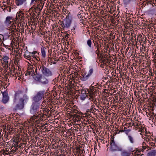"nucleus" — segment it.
I'll return each mask as SVG.
<instances>
[{"mask_svg":"<svg viewBox=\"0 0 156 156\" xmlns=\"http://www.w3.org/2000/svg\"><path fill=\"white\" fill-rule=\"evenodd\" d=\"M27 96L23 94L21 91L16 92L14 95V100L15 102L19 100L18 103L16 104L14 108V110L17 111L21 110L24 107V103L28 100Z\"/></svg>","mask_w":156,"mask_h":156,"instance_id":"nucleus-1","label":"nucleus"},{"mask_svg":"<svg viewBox=\"0 0 156 156\" xmlns=\"http://www.w3.org/2000/svg\"><path fill=\"white\" fill-rule=\"evenodd\" d=\"M73 20L72 15L70 12H69L66 18L63 20L60 21L62 29L65 30L69 29L70 27Z\"/></svg>","mask_w":156,"mask_h":156,"instance_id":"nucleus-2","label":"nucleus"},{"mask_svg":"<svg viewBox=\"0 0 156 156\" xmlns=\"http://www.w3.org/2000/svg\"><path fill=\"white\" fill-rule=\"evenodd\" d=\"M110 145L111 156H116V154L115 152L117 151V144L115 141L114 137L112 136H111Z\"/></svg>","mask_w":156,"mask_h":156,"instance_id":"nucleus-3","label":"nucleus"},{"mask_svg":"<svg viewBox=\"0 0 156 156\" xmlns=\"http://www.w3.org/2000/svg\"><path fill=\"white\" fill-rule=\"evenodd\" d=\"M98 91L97 89L94 87H90L88 90V92L90 97L89 99L91 101H94V102L95 104L96 101V98L95 97L97 94Z\"/></svg>","mask_w":156,"mask_h":156,"instance_id":"nucleus-4","label":"nucleus"},{"mask_svg":"<svg viewBox=\"0 0 156 156\" xmlns=\"http://www.w3.org/2000/svg\"><path fill=\"white\" fill-rule=\"evenodd\" d=\"M93 72V69H90L88 71H83L81 73L79 77L82 81L87 80L91 76Z\"/></svg>","mask_w":156,"mask_h":156,"instance_id":"nucleus-5","label":"nucleus"},{"mask_svg":"<svg viewBox=\"0 0 156 156\" xmlns=\"http://www.w3.org/2000/svg\"><path fill=\"white\" fill-rule=\"evenodd\" d=\"M45 91L44 90L40 91L33 97V100L34 102L39 103V101L44 98Z\"/></svg>","mask_w":156,"mask_h":156,"instance_id":"nucleus-6","label":"nucleus"},{"mask_svg":"<svg viewBox=\"0 0 156 156\" xmlns=\"http://www.w3.org/2000/svg\"><path fill=\"white\" fill-rule=\"evenodd\" d=\"M39 69L44 76L47 77L52 76V73L51 71L48 68L44 66L43 64L40 65Z\"/></svg>","mask_w":156,"mask_h":156,"instance_id":"nucleus-7","label":"nucleus"},{"mask_svg":"<svg viewBox=\"0 0 156 156\" xmlns=\"http://www.w3.org/2000/svg\"><path fill=\"white\" fill-rule=\"evenodd\" d=\"M40 103L34 102L31 105L30 109V112L31 113L34 114V116L37 114L39 111Z\"/></svg>","mask_w":156,"mask_h":156,"instance_id":"nucleus-8","label":"nucleus"},{"mask_svg":"<svg viewBox=\"0 0 156 156\" xmlns=\"http://www.w3.org/2000/svg\"><path fill=\"white\" fill-rule=\"evenodd\" d=\"M36 72L37 69L35 68L34 67L33 65L28 66L27 70V73H25V75L26 76H33L34 74L35 73H36Z\"/></svg>","mask_w":156,"mask_h":156,"instance_id":"nucleus-9","label":"nucleus"},{"mask_svg":"<svg viewBox=\"0 0 156 156\" xmlns=\"http://www.w3.org/2000/svg\"><path fill=\"white\" fill-rule=\"evenodd\" d=\"M24 14L22 11H20L18 12L16 14V18L14 19V22L16 24L19 25L20 21L24 20Z\"/></svg>","mask_w":156,"mask_h":156,"instance_id":"nucleus-10","label":"nucleus"},{"mask_svg":"<svg viewBox=\"0 0 156 156\" xmlns=\"http://www.w3.org/2000/svg\"><path fill=\"white\" fill-rule=\"evenodd\" d=\"M2 92L3 95L2 101L3 103L6 104L9 100V97L8 95V93L6 91Z\"/></svg>","mask_w":156,"mask_h":156,"instance_id":"nucleus-11","label":"nucleus"},{"mask_svg":"<svg viewBox=\"0 0 156 156\" xmlns=\"http://www.w3.org/2000/svg\"><path fill=\"white\" fill-rule=\"evenodd\" d=\"M108 57L106 59H104V60L106 61H105L106 62H108L109 61L112 62H114V64L116 63V54L115 53V55H113V57H111L110 55L108 54Z\"/></svg>","mask_w":156,"mask_h":156,"instance_id":"nucleus-12","label":"nucleus"},{"mask_svg":"<svg viewBox=\"0 0 156 156\" xmlns=\"http://www.w3.org/2000/svg\"><path fill=\"white\" fill-rule=\"evenodd\" d=\"M14 20L12 16H8L6 17L4 21V23L7 26H9L12 22H14Z\"/></svg>","mask_w":156,"mask_h":156,"instance_id":"nucleus-13","label":"nucleus"},{"mask_svg":"<svg viewBox=\"0 0 156 156\" xmlns=\"http://www.w3.org/2000/svg\"><path fill=\"white\" fill-rule=\"evenodd\" d=\"M44 2L43 0H37L36 4V7L39 9L40 10H41L42 9L44 4Z\"/></svg>","mask_w":156,"mask_h":156,"instance_id":"nucleus-14","label":"nucleus"},{"mask_svg":"<svg viewBox=\"0 0 156 156\" xmlns=\"http://www.w3.org/2000/svg\"><path fill=\"white\" fill-rule=\"evenodd\" d=\"M79 94H80V98L81 100H84L87 96V94L86 93V91L85 90H82L80 91Z\"/></svg>","mask_w":156,"mask_h":156,"instance_id":"nucleus-15","label":"nucleus"},{"mask_svg":"<svg viewBox=\"0 0 156 156\" xmlns=\"http://www.w3.org/2000/svg\"><path fill=\"white\" fill-rule=\"evenodd\" d=\"M39 55V54L36 51H34L32 52H31V61L32 57L37 61H39L40 58L38 56Z\"/></svg>","mask_w":156,"mask_h":156,"instance_id":"nucleus-16","label":"nucleus"},{"mask_svg":"<svg viewBox=\"0 0 156 156\" xmlns=\"http://www.w3.org/2000/svg\"><path fill=\"white\" fill-rule=\"evenodd\" d=\"M116 63L113 64V65L112 68H113V71L112 72V75L114 76V78L112 79V81L113 82H115V80H116V70L117 69V67L116 68Z\"/></svg>","mask_w":156,"mask_h":156,"instance_id":"nucleus-17","label":"nucleus"},{"mask_svg":"<svg viewBox=\"0 0 156 156\" xmlns=\"http://www.w3.org/2000/svg\"><path fill=\"white\" fill-rule=\"evenodd\" d=\"M118 95H119V107H121L123 104V103L124 102V97H122V92H121L120 93L119 92H118Z\"/></svg>","mask_w":156,"mask_h":156,"instance_id":"nucleus-18","label":"nucleus"},{"mask_svg":"<svg viewBox=\"0 0 156 156\" xmlns=\"http://www.w3.org/2000/svg\"><path fill=\"white\" fill-rule=\"evenodd\" d=\"M14 23H15V22H14L12 23L11 24V25L9 26V30L10 31H11L12 32H14V33L16 31V26L15 24Z\"/></svg>","mask_w":156,"mask_h":156,"instance_id":"nucleus-19","label":"nucleus"},{"mask_svg":"<svg viewBox=\"0 0 156 156\" xmlns=\"http://www.w3.org/2000/svg\"><path fill=\"white\" fill-rule=\"evenodd\" d=\"M24 57L29 60L31 62V52H29L27 50H26L24 55Z\"/></svg>","mask_w":156,"mask_h":156,"instance_id":"nucleus-20","label":"nucleus"},{"mask_svg":"<svg viewBox=\"0 0 156 156\" xmlns=\"http://www.w3.org/2000/svg\"><path fill=\"white\" fill-rule=\"evenodd\" d=\"M32 76L34 80L37 81H40L42 78L41 75L37 74V73L36 74L35 73Z\"/></svg>","mask_w":156,"mask_h":156,"instance_id":"nucleus-21","label":"nucleus"},{"mask_svg":"<svg viewBox=\"0 0 156 156\" xmlns=\"http://www.w3.org/2000/svg\"><path fill=\"white\" fill-rule=\"evenodd\" d=\"M41 56L43 58L46 56V52L48 50V48L45 47H42L41 48Z\"/></svg>","mask_w":156,"mask_h":156,"instance_id":"nucleus-22","label":"nucleus"},{"mask_svg":"<svg viewBox=\"0 0 156 156\" xmlns=\"http://www.w3.org/2000/svg\"><path fill=\"white\" fill-rule=\"evenodd\" d=\"M10 66L9 68V70L10 71V74L12 75V73H15L16 72V69L15 68V66L14 64H12L11 65H9Z\"/></svg>","mask_w":156,"mask_h":156,"instance_id":"nucleus-23","label":"nucleus"},{"mask_svg":"<svg viewBox=\"0 0 156 156\" xmlns=\"http://www.w3.org/2000/svg\"><path fill=\"white\" fill-rule=\"evenodd\" d=\"M27 0H16V3L17 6H20L25 3Z\"/></svg>","mask_w":156,"mask_h":156,"instance_id":"nucleus-24","label":"nucleus"},{"mask_svg":"<svg viewBox=\"0 0 156 156\" xmlns=\"http://www.w3.org/2000/svg\"><path fill=\"white\" fill-rule=\"evenodd\" d=\"M39 9V8L36 7V5H34L33 7H31L30 9V11H32V12L33 13H34L35 14H36L37 12L38 9Z\"/></svg>","mask_w":156,"mask_h":156,"instance_id":"nucleus-25","label":"nucleus"},{"mask_svg":"<svg viewBox=\"0 0 156 156\" xmlns=\"http://www.w3.org/2000/svg\"><path fill=\"white\" fill-rule=\"evenodd\" d=\"M14 143H13V144H12V147L13 148L14 147V149H17V147H21L20 146V145L19 146V145L18 144H19V142L18 141V140L17 139L16 140H15V141H14Z\"/></svg>","mask_w":156,"mask_h":156,"instance_id":"nucleus-26","label":"nucleus"},{"mask_svg":"<svg viewBox=\"0 0 156 156\" xmlns=\"http://www.w3.org/2000/svg\"><path fill=\"white\" fill-rule=\"evenodd\" d=\"M72 117H73V119L74 118L75 120L76 121H80L81 119V118L80 116L76 114H73V115H72Z\"/></svg>","mask_w":156,"mask_h":156,"instance_id":"nucleus-27","label":"nucleus"},{"mask_svg":"<svg viewBox=\"0 0 156 156\" xmlns=\"http://www.w3.org/2000/svg\"><path fill=\"white\" fill-rule=\"evenodd\" d=\"M156 155V150H152L147 153L148 156H154Z\"/></svg>","mask_w":156,"mask_h":156,"instance_id":"nucleus-28","label":"nucleus"},{"mask_svg":"<svg viewBox=\"0 0 156 156\" xmlns=\"http://www.w3.org/2000/svg\"><path fill=\"white\" fill-rule=\"evenodd\" d=\"M2 59H3V61L5 62V65L6 66L8 64V60L9 59V58L8 56H4Z\"/></svg>","mask_w":156,"mask_h":156,"instance_id":"nucleus-29","label":"nucleus"},{"mask_svg":"<svg viewBox=\"0 0 156 156\" xmlns=\"http://www.w3.org/2000/svg\"><path fill=\"white\" fill-rule=\"evenodd\" d=\"M41 82L43 84H48V80L45 78H42Z\"/></svg>","mask_w":156,"mask_h":156,"instance_id":"nucleus-30","label":"nucleus"},{"mask_svg":"<svg viewBox=\"0 0 156 156\" xmlns=\"http://www.w3.org/2000/svg\"><path fill=\"white\" fill-rule=\"evenodd\" d=\"M117 18H112V23L113 24H114L113 26H115L116 27L117 25V24L116 23H117Z\"/></svg>","mask_w":156,"mask_h":156,"instance_id":"nucleus-31","label":"nucleus"},{"mask_svg":"<svg viewBox=\"0 0 156 156\" xmlns=\"http://www.w3.org/2000/svg\"><path fill=\"white\" fill-rule=\"evenodd\" d=\"M93 111H94L92 108H91V109H88V110L87 111L86 114L89 115H91V113L93 114Z\"/></svg>","mask_w":156,"mask_h":156,"instance_id":"nucleus-32","label":"nucleus"},{"mask_svg":"<svg viewBox=\"0 0 156 156\" xmlns=\"http://www.w3.org/2000/svg\"><path fill=\"white\" fill-rule=\"evenodd\" d=\"M35 16L36 14L34 13L31 12L30 13V19L32 20L34 17H35Z\"/></svg>","mask_w":156,"mask_h":156,"instance_id":"nucleus-33","label":"nucleus"},{"mask_svg":"<svg viewBox=\"0 0 156 156\" xmlns=\"http://www.w3.org/2000/svg\"><path fill=\"white\" fill-rule=\"evenodd\" d=\"M119 131V132L118 133V134L120 132H124V131L126 132V133L127 135H128V133L129 132V130L128 129L127 130H119L118 129V131Z\"/></svg>","mask_w":156,"mask_h":156,"instance_id":"nucleus-34","label":"nucleus"},{"mask_svg":"<svg viewBox=\"0 0 156 156\" xmlns=\"http://www.w3.org/2000/svg\"><path fill=\"white\" fill-rule=\"evenodd\" d=\"M87 44L89 48L91 47L92 42L90 39H89L87 41Z\"/></svg>","mask_w":156,"mask_h":156,"instance_id":"nucleus-35","label":"nucleus"},{"mask_svg":"<svg viewBox=\"0 0 156 156\" xmlns=\"http://www.w3.org/2000/svg\"><path fill=\"white\" fill-rule=\"evenodd\" d=\"M128 137L130 142L132 143H134V140L133 137L131 136H128Z\"/></svg>","mask_w":156,"mask_h":156,"instance_id":"nucleus-36","label":"nucleus"},{"mask_svg":"<svg viewBox=\"0 0 156 156\" xmlns=\"http://www.w3.org/2000/svg\"><path fill=\"white\" fill-rule=\"evenodd\" d=\"M37 2V0H31L30 2V5H33L34 4V5H36L35 3Z\"/></svg>","mask_w":156,"mask_h":156,"instance_id":"nucleus-37","label":"nucleus"},{"mask_svg":"<svg viewBox=\"0 0 156 156\" xmlns=\"http://www.w3.org/2000/svg\"><path fill=\"white\" fill-rule=\"evenodd\" d=\"M122 70H119V73H120V75L121 76L122 78V77H124L123 78H124V77H126V74H124V73H122L121 72Z\"/></svg>","mask_w":156,"mask_h":156,"instance_id":"nucleus-38","label":"nucleus"},{"mask_svg":"<svg viewBox=\"0 0 156 156\" xmlns=\"http://www.w3.org/2000/svg\"><path fill=\"white\" fill-rule=\"evenodd\" d=\"M111 45H112V48H113V49H114V48H115V49H117V46H116V43L115 42H114V43H113L112 44H111Z\"/></svg>","mask_w":156,"mask_h":156,"instance_id":"nucleus-39","label":"nucleus"},{"mask_svg":"<svg viewBox=\"0 0 156 156\" xmlns=\"http://www.w3.org/2000/svg\"><path fill=\"white\" fill-rule=\"evenodd\" d=\"M116 92H113V94H114V95H116V94H114ZM115 98V100L114 101V103L115 104V103H116V102H117V101H116V100H117V96H116V95H115V96H114V98Z\"/></svg>","mask_w":156,"mask_h":156,"instance_id":"nucleus-40","label":"nucleus"},{"mask_svg":"<svg viewBox=\"0 0 156 156\" xmlns=\"http://www.w3.org/2000/svg\"><path fill=\"white\" fill-rule=\"evenodd\" d=\"M83 17H82V18L80 19V22L81 23H82L83 24V25H84L85 24L84 23V19H83Z\"/></svg>","mask_w":156,"mask_h":156,"instance_id":"nucleus-41","label":"nucleus"},{"mask_svg":"<svg viewBox=\"0 0 156 156\" xmlns=\"http://www.w3.org/2000/svg\"><path fill=\"white\" fill-rule=\"evenodd\" d=\"M15 77H16V76H19L20 73H18L16 71L15 72Z\"/></svg>","mask_w":156,"mask_h":156,"instance_id":"nucleus-42","label":"nucleus"},{"mask_svg":"<svg viewBox=\"0 0 156 156\" xmlns=\"http://www.w3.org/2000/svg\"><path fill=\"white\" fill-rule=\"evenodd\" d=\"M144 151L143 150V148H141L139 149V150H138L136 152H138L137 153H139L141 151Z\"/></svg>","mask_w":156,"mask_h":156,"instance_id":"nucleus-43","label":"nucleus"},{"mask_svg":"<svg viewBox=\"0 0 156 156\" xmlns=\"http://www.w3.org/2000/svg\"><path fill=\"white\" fill-rule=\"evenodd\" d=\"M99 52H100L99 51H98V50H96L95 51V53L97 54V55L98 56H99Z\"/></svg>","mask_w":156,"mask_h":156,"instance_id":"nucleus-44","label":"nucleus"},{"mask_svg":"<svg viewBox=\"0 0 156 156\" xmlns=\"http://www.w3.org/2000/svg\"><path fill=\"white\" fill-rule=\"evenodd\" d=\"M108 54H105L104 55V59H106V58H107V57H108Z\"/></svg>","mask_w":156,"mask_h":156,"instance_id":"nucleus-45","label":"nucleus"},{"mask_svg":"<svg viewBox=\"0 0 156 156\" xmlns=\"http://www.w3.org/2000/svg\"><path fill=\"white\" fill-rule=\"evenodd\" d=\"M136 123V122H133L132 123H130V124H129V126H134L135 124Z\"/></svg>","mask_w":156,"mask_h":156,"instance_id":"nucleus-46","label":"nucleus"},{"mask_svg":"<svg viewBox=\"0 0 156 156\" xmlns=\"http://www.w3.org/2000/svg\"><path fill=\"white\" fill-rule=\"evenodd\" d=\"M77 27L76 25H75L71 29L72 30H74L75 29V28Z\"/></svg>","mask_w":156,"mask_h":156,"instance_id":"nucleus-47","label":"nucleus"},{"mask_svg":"<svg viewBox=\"0 0 156 156\" xmlns=\"http://www.w3.org/2000/svg\"><path fill=\"white\" fill-rule=\"evenodd\" d=\"M117 16V14H114L113 16H112V18H117L116 17Z\"/></svg>","mask_w":156,"mask_h":156,"instance_id":"nucleus-48","label":"nucleus"},{"mask_svg":"<svg viewBox=\"0 0 156 156\" xmlns=\"http://www.w3.org/2000/svg\"><path fill=\"white\" fill-rule=\"evenodd\" d=\"M69 34H66V35L65 36V38L66 39H67L69 37Z\"/></svg>","mask_w":156,"mask_h":156,"instance_id":"nucleus-49","label":"nucleus"},{"mask_svg":"<svg viewBox=\"0 0 156 156\" xmlns=\"http://www.w3.org/2000/svg\"><path fill=\"white\" fill-rule=\"evenodd\" d=\"M78 16L79 17V18H81L82 17V15H81V14H79V13L78 14Z\"/></svg>","mask_w":156,"mask_h":156,"instance_id":"nucleus-50","label":"nucleus"},{"mask_svg":"<svg viewBox=\"0 0 156 156\" xmlns=\"http://www.w3.org/2000/svg\"><path fill=\"white\" fill-rule=\"evenodd\" d=\"M74 75H75L76 77H78V76H79V75H80L78 74L77 73H75Z\"/></svg>","mask_w":156,"mask_h":156,"instance_id":"nucleus-51","label":"nucleus"},{"mask_svg":"<svg viewBox=\"0 0 156 156\" xmlns=\"http://www.w3.org/2000/svg\"><path fill=\"white\" fill-rule=\"evenodd\" d=\"M117 133V132H116V131L113 134V135H111V136H114V137H115L114 136H115Z\"/></svg>","mask_w":156,"mask_h":156,"instance_id":"nucleus-52","label":"nucleus"},{"mask_svg":"<svg viewBox=\"0 0 156 156\" xmlns=\"http://www.w3.org/2000/svg\"><path fill=\"white\" fill-rule=\"evenodd\" d=\"M97 48V50L99 51V45L98 44L96 46Z\"/></svg>","mask_w":156,"mask_h":156,"instance_id":"nucleus-53","label":"nucleus"},{"mask_svg":"<svg viewBox=\"0 0 156 156\" xmlns=\"http://www.w3.org/2000/svg\"><path fill=\"white\" fill-rule=\"evenodd\" d=\"M124 1L126 3H128L129 2H130L131 1V0H124Z\"/></svg>","mask_w":156,"mask_h":156,"instance_id":"nucleus-54","label":"nucleus"},{"mask_svg":"<svg viewBox=\"0 0 156 156\" xmlns=\"http://www.w3.org/2000/svg\"><path fill=\"white\" fill-rule=\"evenodd\" d=\"M3 154L4 155H8V153H7L6 152H5V151H4L3 152Z\"/></svg>","mask_w":156,"mask_h":156,"instance_id":"nucleus-55","label":"nucleus"},{"mask_svg":"<svg viewBox=\"0 0 156 156\" xmlns=\"http://www.w3.org/2000/svg\"><path fill=\"white\" fill-rule=\"evenodd\" d=\"M142 148H143V150L144 151L146 148L145 146H143Z\"/></svg>","mask_w":156,"mask_h":156,"instance_id":"nucleus-56","label":"nucleus"},{"mask_svg":"<svg viewBox=\"0 0 156 156\" xmlns=\"http://www.w3.org/2000/svg\"><path fill=\"white\" fill-rule=\"evenodd\" d=\"M136 155H137V156L140 155L142 156V155H143V154H139L138 153H137V154H136Z\"/></svg>","mask_w":156,"mask_h":156,"instance_id":"nucleus-57","label":"nucleus"},{"mask_svg":"<svg viewBox=\"0 0 156 156\" xmlns=\"http://www.w3.org/2000/svg\"><path fill=\"white\" fill-rule=\"evenodd\" d=\"M24 28H22L21 30L22 31V32L23 33L24 32Z\"/></svg>","mask_w":156,"mask_h":156,"instance_id":"nucleus-58","label":"nucleus"},{"mask_svg":"<svg viewBox=\"0 0 156 156\" xmlns=\"http://www.w3.org/2000/svg\"><path fill=\"white\" fill-rule=\"evenodd\" d=\"M12 75V76L15 77V73L14 74H12V75Z\"/></svg>","mask_w":156,"mask_h":156,"instance_id":"nucleus-59","label":"nucleus"},{"mask_svg":"<svg viewBox=\"0 0 156 156\" xmlns=\"http://www.w3.org/2000/svg\"><path fill=\"white\" fill-rule=\"evenodd\" d=\"M112 39L114 38L115 37V35H114V36H113V35H112Z\"/></svg>","mask_w":156,"mask_h":156,"instance_id":"nucleus-60","label":"nucleus"},{"mask_svg":"<svg viewBox=\"0 0 156 156\" xmlns=\"http://www.w3.org/2000/svg\"><path fill=\"white\" fill-rule=\"evenodd\" d=\"M3 46H4L6 48V47H7V46H6V45H5V44H3Z\"/></svg>","mask_w":156,"mask_h":156,"instance_id":"nucleus-61","label":"nucleus"},{"mask_svg":"<svg viewBox=\"0 0 156 156\" xmlns=\"http://www.w3.org/2000/svg\"><path fill=\"white\" fill-rule=\"evenodd\" d=\"M136 122V126H138V122Z\"/></svg>","mask_w":156,"mask_h":156,"instance_id":"nucleus-62","label":"nucleus"},{"mask_svg":"<svg viewBox=\"0 0 156 156\" xmlns=\"http://www.w3.org/2000/svg\"><path fill=\"white\" fill-rule=\"evenodd\" d=\"M56 60L55 61L53 62V64H56Z\"/></svg>","mask_w":156,"mask_h":156,"instance_id":"nucleus-63","label":"nucleus"},{"mask_svg":"<svg viewBox=\"0 0 156 156\" xmlns=\"http://www.w3.org/2000/svg\"><path fill=\"white\" fill-rule=\"evenodd\" d=\"M36 117H37V118L38 117L39 118L40 116H39V115H37V116H36ZM41 117V116H40V117Z\"/></svg>","mask_w":156,"mask_h":156,"instance_id":"nucleus-64","label":"nucleus"}]
</instances>
